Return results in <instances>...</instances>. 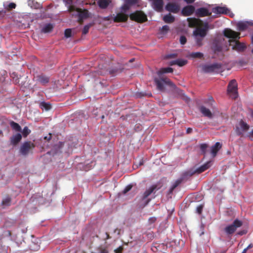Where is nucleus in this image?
I'll return each mask as SVG.
<instances>
[{
    "mask_svg": "<svg viewBox=\"0 0 253 253\" xmlns=\"http://www.w3.org/2000/svg\"><path fill=\"white\" fill-rule=\"evenodd\" d=\"M120 8V11L114 18L115 22H125L129 17L130 20L138 23H143L147 21V15L142 11L137 10L130 14L127 13L131 6L137 3L138 1H126Z\"/></svg>",
    "mask_w": 253,
    "mask_h": 253,
    "instance_id": "obj_1",
    "label": "nucleus"
},
{
    "mask_svg": "<svg viewBox=\"0 0 253 253\" xmlns=\"http://www.w3.org/2000/svg\"><path fill=\"white\" fill-rule=\"evenodd\" d=\"M223 34L227 38L231 39L229 40L230 45H232V49L238 52L243 51L246 46L243 43L239 42L238 40L240 38V33L235 32L230 29H225L223 31Z\"/></svg>",
    "mask_w": 253,
    "mask_h": 253,
    "instance_id": "obj_2",
    "label": "nucleus"
},
{
    "mask_svg": "<svg viewBox=\"0 0 253 253\" xmlns=\"http://www.w3.org/2000/svg\"><path fill=\"white\" fill-rule=\"evenodd\" d=\"M35 146V144L31 141H25L20 146L19 153L22 156H26L29 154L32 153V150L34 149Z\"/></svg>",
    "mask_w": 253,
    "mask_h": 253,
    "instance_id": "obj_3",
    "label": "nucleus"
},
{
    "mask_svg": "<svg viewBox=\"0 0 253 253\" xmlns=\"http://www.w3.org/2000/svg\"><path fill=\"white\" fill-rule=\"evenodd\" d=\"M154 82L157 86V88L160 91H164V84L169 85L171 87H174L175 85L172 82L167 78H162L160 79L155 78Z\"/></svg>",
    "mask_w": 253,
    "mask_h": 253,
    "instance_id": "obj_4",
    "label": "nucleus"
},
{
    "mask_svg": "<svg viewBox=\"0 0 253 253\" xmlns=\"http://www.w3.org/2000/svg\"><path fill=\"white\" fill-rule=\"evenodd\" d=\"M221 64L220 63H213L212 64H206L202 66V70L206 73H218L221 69Z\"/></svg>",
    "mask_w": 253,
    "mask_h": 253,
    "instance_id": "obj_5",
    "label": "nucleus"
},
{
    "mask_svg": "<svg viewBox=\"0 0 253 253\" xmlns=\"http://www.w3.org/2000/svg\"><path fill=\"white\" fill-rule=\"evenodd\" d=\"M243 225V222L238 219H236L233 223L227 226L224 228L225 232L228 235H232L237 228L241 227Z\"/></svg>",
    "mask_w": 253,
    "mask_h": 253,
    "instance_id": "obj_6",
    "label": "nucleus"
},
{
    "mask_svg": "<svg viewBox=\"0 0 253 253\" xmlns=\"http://www.w3.org/2000/svg\"><path fill=\"white\" fill-rule=\"evenodd\" d=\"M203 27L199 26L193 31V35L195 37H200L204 38L207 34V32L209 29V25L208 23H205L203 25Z\"/></svg>",
    "mask_w": 253,
    "mask_h": 253,
    "instance_id": "obj_7",
    "label": "nucleus"
},
{
    "mask_svg": "<svg viewBox=\"0 0 253 253\" xmlns=\"http://www.w3.org/2000/svg\"><path fill=\"white\" fill-rule=\"evenodd\" d=\"M249 128V125L241 120L236 126L235 131L237 135L242 136L244 132L248 130Z\"/></svg>",
    "mask_w": 253,
    "mask_h": 253,
    "instance_id": "obj_8",
    "label": "nucleus"
},
{
    "mask_svg": "<svg viewBox=\"0 0 253 253\" xmlns=\"http://www.w3.org/2000/svg\"><path fill=\"white\" fill-rule=\"evenodd\" d=\"M157 185H153L149 189H147L143 193L141 198L142 202H144L142 204V207H144L146 206L150 201V199H147V197L150 195L154 190L157 189Z\"/></svg>",
    "mask_w": 253,
    "mask_h": 253,
    "instance_id": "obj_9",
    "label": "nucleus"
},
{
    "mask_svg": "<svg viewBox=\"0 0 253 253\" xmlns=\"http://www.w3.org/2000/svg\"><path fill=\"white\" fill-rule=\"evenodd\" d=\"M34 79L37 83L41 84L42 85H45L49 82L50 77L43 74H41L35 76Z\"/></svg>",
    "mask_w": 253,
    "mask_h": 253,
    "instance_id": "obj_10",
    "label": "nucleus"
},
{
    "mask_svg": "<svg viewBox=\"0 0 253 253\" xmlns=\"http://www.w3.org/2000/svg\"><path fill=\"white\" fill-rule=\"evenodd\" d=\"M76 10L79 14L78 16L84 19L87 18L88 17V11L86 9L82 10L80 8H77L74 6H70L69 11L72 12Z\"/></svg>",
    "mask_w": 253,
    "mask_h": 253,
    "instance_id": "obj_11",
    "label": "nucleus"
},
{
    "mask_svg": "<svg viewBox=\"0 0 253 253\" xmlns=\"http://www.w3.org/2000/svg\"><path fill=\"white\" fill-rule=\"evenodd\" d=\"M188 26L190 28L198 27L202 24V21L196 18H188L187 19Z\"/></svg>",
    "mask_w": 253,
    "mask_h": 253,
    "instance_id": "obj_12",
    "label": "nucleus"
},
{
    "mask_svg": "<svg viewBox=\"0 0 253 253\" xmlns=\"http://www.w3.org/2000/svg\"><path fill=\"white\" fill-rule=\"evenodd\" d=\"M214 13L219 14H229L230 10L225 6H216L212 9Z\"/></svg>",
    "mask_w": 253,
    "mask_h": 253,
    "instance_id": "obj_13",
    "label": "nucleus"
},
{
    "mask_svg": "<svg viewBox=\"0 0 253 253\" xmlns=\"http://www.w3.org/2000/svg\"><path fill=\"white\" fill-rule=\"evenodd\" d=\"M166 9L169 12L177 13L180 10V6L175 3H168L166 6Z\"/></svg>",
    "mask_w": 253,
    "mask_h": 253,
    "instance_id": "obj_14",
    "label": "nucleus"
},
{
    "mask_svg": "<svg viewBox=\"0 0 253 253\" xmlns=\"http://www.w3.org/2000/svg\"><path fill=\"white\" fill-rule=\"evenodd\" d=\"M196 15L198 17H205L207 16H210L211 13L209 11V10L205 7H201L198 8L196 11Z\"/></svg>",
    "mask_w": 253,
    "mask_h": 253,
    "instance_id": "obj_15",
    "label": "nucleus"
},
{
    "mask_svg": "<svg viewBox=\"0 0 253 253\" xmlns=\"http://www.w3.org/2000/svg\"><path fill=\"white\" fill-rule=\"evenodd\" d=\"M253 25V22L249 21H240L237 23V28L239 31H244L246 30L249 26Z\"/></svg>",
    "mask_w": 253,
    "mask_h": 253,
    "instance_id": "obj_16",
    "label": "nucleus"
},
{
    "mask_svg": "<svg viewBox=\"0 0 253 253\" xmlns=\"http://www.w3.org/2000/svg\"><path fill=\"white\" fill-rule=\"evenodd\" d=\"M228 93L236 94L237 91V83L235 80H232L228 85Z\"/></svg>",
    "mask_w": 253,
    "mask_h": 253,
    "instance_id": "obj_17",
    "label": "nucleus"
},
{
    "mask_svg": "<svg viewBox=\"0 0 253 253\" xmlns=\"http://www.w3.org/2000/svg\"><path fill=\"white\" fill-rule=\"evenodd\" d=\"M195 7L193 5H187L184 7L181 11L182 14L185 16L192 15L195 11Z\"/></svg>",
    "mask_w": 253,
    "mask_h": 253,
    "instance_id": "obj_18",
    "label": "nucleus"
},
{
    "mask_svg": "<svg viewBox=\"0 0 253 253\" xmlns=\"http://www.w3.org/2000/svg\"><path fill=\"white\" fill-rule=\"evenodd\" d=\"M199 110L201 112V113L206 117H208L209 119H211L213 118V114L211 112V111L210 110V109L207 108L204 106H201Z\"/></svg>",
    "mask_w": 253,
    "mask_h": 253,
    "instance_id": "obj_19",
    "label": "nucleus"
},
{
    "mask_svg": "<svg viewBox=\"0 0 253 253\" xmlns=\"http://www.w3.org/2000/svg\"><path fill=\"white\" fill-rule=\"evenodd\" d=\"M152 5L156 11L162 12L164 6L163 1H153Z\"/></svg>",
    "mask_w": 253,
    "mask_h": 253,
    "instance_id": "obj_20",
    "label": "nucleus"
},
{
    "mask_svg": "<svg viewBox=\"0 0 253 253\" xmlns=\"http://www.w3.org/2000/svg\"><path fill=\"white\" fill-rule=\"evenodd\" d=\"M222 145L218 142L215 143V144L211 147V153L212 155V157L216 156L218 151L221 148Z\"/></svg>",
    "mask_w": 253,
    "mask_h": 253,
    "instance_id": "obj_21",
    "label": "nucleus"
},
{
    "mask_svg": "<svg viewBox=\"0 0 253 253\" xmlns=\"http://www.w3.org/2000/svg\"><path fill=\"white\" fill-rule=\"evenodd\" d=\"M211 162L209 161L200 167L199 168L195 170V172L198 174L201 173L208 169L211 166Z\"/></svg>",
    "mask_w": 253,
    "mask_h": 253,
    "instance_id": "obj_22",
    "label": "nucleus"
},
{
    "mask_svg": "<svg viewBox=\"0 0 253 253\" xmlns=\"http://www.w3.org/2000/svg\"><path fill=\"white\" fill-rule=\"evenodd\" d=\"M212 49L214 50V52H219L222 50V47L219 40H214L213 41L212 45Z\"/></svg>",
    "mask_w": 253,
    "mask_h": 253,
    "instance_id": "obj_23",
    "label": "nucleus"
},
{
    "mask_svg": "<svg viewBox=\"0 0 253 253\" xmlns=\"http://www.w3.org/2000/svg\"><path fill=\"white\" fill-rule=\"evenodd\" d=\"M22 135L20 133H17L12 135L10 138V142L13 145H17L21 140Z\"/></svg>",
    "mask_w": 253,
    "mask_h": 253,
    "instance_id": "obj_24",
    "label": "nucleus"
},
{
    "mask_svg": "<svg viewBox=\"0 0 253 253\" xmlns=\"http://www.w3.org/2000/svg\"><path fill=\"white\" fill-rule=\"evenodd\" d=\"M53 29V26L51 23L45 24L42 29L41 31L42 33H47L51 32Z\"/></svg>",
    "mask_w": 253,
    "mask_h": 253,
    "instance_id": "obj_25",
    "label": "nucleus"
},
{
    "mask_svg": "<svg viewBox=\"0 0 253 253\" xmlns=\"http://www.w3.org/2000/svg\"><path fill=\"white\" fill-rule=\"evenodd\" d=\"M175 18L170 13L165 15L163 17V20L167 23H171L174 21Z\"/></svg>",
    "mask_w": 253,
    "mask_h": 253,
    "instance_id": "obj_26",
    "label": "nucleus"
},
{
    "mask_svg": "<svg viewBox=\"0 0 253 253\" xmlns=\"http://www.w3.org/2000/svg\"><path fill=\"white\" fill-rule=\"evenodd\" d=\"M182 178L176 180L169 189V194L172 193L174 189L176 188L182 182Z\"/></svg>",
    "mask_w": 253,
    "mask_h": 253,
    "instance_id": "obj_27",
    "label": "nucleus"
},
{
    "mask_svg": "<svg viewBox=\"0 0 253 253\" xmlns=\"http://www.w3.org/2000/svg\"><path fill=\"white\" fill-rule=\"evenodd\" d=\"M176 91L178 94V95H179L181 97L182 99L185 101V102H188L190 101V98L187 96L186 95H185L183 90L179 89H176Z\"/></svg>",
    "mask_w": 253,
    "mask_h": 253,
    "instance_id": "obj_28",
    "label": "nucleus"
},
{
    "mask_svg": "<svg viewBox=\"0 0 253 253\" xmlns=\"http://www.w3.org/2000/svg\"><path fill=\"white\" fill-rule=\"evenodd\" d=\"M173 72V69L170 67L163 68L161 69L158 72V74L159 76L161 75L168 73H172Z\"/></svg>",
    "mask_w": 253,
    "mask_h": 253,
    "instance_id": "obj_29",
    "label": "nucleus"
},
{
    "mask_svg": "<svg viewBox=\"0 0 253 253\" xmlns=\"http://www.w3.org/2000/svg\"><path fill=\"white\" fill-rule=\"evenodd\" d=\"M10 126L12 127V128L15 130V131H21V127L18 123L13 121H11L10 122Z\"/></svg>",
    "mask_w": 253,
    "mask_h": 253,
    "instance_id": "obj_30",
    "label": "nucleus"
},
{
    "mask_svg": "<svg viewBox=\"0 0 253 253\" xmlns=\"http://www.w3.org/2000/svg\"><path fill=\"white\" fill-rule=\"evenodd\" d=\"M112 1H97L98 6L100 8L105 9L107 8Z\"/></svg>",
    "mask_w": 253,
    "mask_h": 253,
    "instance_id": "obj_31",
    "label": "nucleus"
},
{
    "mask_svg": "<svg viewBox=\"0 0 253 253\" xmlns=\"http://www.w3.org/2000/svg\"><path fill=\"white\" fill-rule=\"evenodd\" d=\"M40 106L42 110L44 109L46 111H48L51 109V105L48 103L45 102H42L40 103Z\"/></svg>",
    "mask_w": 253,
    "mask_h": 253,
    "instance_id": "obj_32",
    "label": "nucleus"
},
{
    "mask_svg": "<svg viewBox=\"0 0 253 253\" xmlns=\"http://www.w3.org/2000/svg\"><path fill=\"white\" fill-rule=\"evenodd\" d=\"M11 203V198L9 196L6 197L4 198L1 202V204L4 206H9Z\"/></svg>",
    "mask_w": 253,
    "mask_h": 253,
    "instance_id": "obj_33",
    "label": "nucleus"
},
{
    "mask_svg": "<svg viewBox=\"0 0 253 253\" xmlns=\"http://www.w3.org/2000/svg\"><path fill=\"white\" fill-rule=\"evenodd\" d=\"M191 57L194 58H202L204 55L202 53L197 52H192L190 54Z\"/></svg>",
    "mask_w": 253,
    "mask_h": 253,
    "instance_id": "obj_34",
    "label": "nucleus"
},
{
    "mask_svg": "<svg viewBox=\"0 0 253 253\" xmlns=\"http://www.w3.org/2000/svg\"><path fill=\"white\" fill-rule=\"evenodd\" d=\"M24 137H26L31 132V130L28 126H25L21 131Z\"/></svg>",
    "mask_w": 253,
    "mask_h": 253,
    "instance_id": "obj_35",
    "label": "nucleus"
},
{
    "mask_svg": "<svg viewBox=\"0 0 253 253\" xmlns=\"http://www.w3.org/2000/svg\"><path fill=\"white\" fill-rule=\"evenodd\" d=\"M92 25H93V23H89L87 25H85L83 29V31H82L83 34H84V35L86 34L88 32L89 28Z\"/></svg>",
    "mask_w": 253,
    "mask_h": 253,
    "instance_id": "obj_36",
    "label": "nucleus"
},
{
    "mask_svg": "<svg viewBox=\"0 0 253 253\" xmlns=\"http://www.w3.org/2000/svg\"><path fill=\"white\" fill-rule=\"evenodd\" d=\"M176 62L177 65H178L180 67H182L187 63V61L186 60L178 59H177Z\"/></svg>",
    "mask_w": 253,
    "mask_h": 253,
    "instance_id": "obj_37",
    "label": "nucleus"
},
{
    "mask_svg": "<svg viewBox=\"0 0 253 253\" xmlns=\"http://www.w3.org/2000/svg\"><path fill=\"white\" fill-rule=\"evenodd\" d=\"M203 39H204V38H201L200 37H195L196 42L198 46H201L202 45V44H203L202 42H203Z\"/></svg>",
    "mask_w": 253,
    "mask_h": 253,
    "instance_id": "obj_38",
    "label": "nucleus"
},
{
    "mask_svg": "<svg viewBox=\"0 0 253 253\" xmlns=\"http://www.w3.org/2000/svg\"><path fill=\"white\" fill-rule=\"evenodd\" d=\"M65 37L66 38H70L72 36V31L70 29H67L64 32Z\"/></svg>",
    "mask_w": 253,
    "mask_h": 253,
    "instance_id": "obj_39",
    "label": "nucleus"
},
{
    "mask_svg": "<svg viewBox=\"0 0 253 253\" xmlns=\"http://www.w3.org/2000/svg\"><path fill=\"white\" fill-rule=\"evenodd\" d=\"M13 82L15 84H19V78L14 73L12 74Z\"/></svg>",
    "mask_w": 253,
    "mask_h": 253,
    "instance_id": "obj_40",
    "label": "nucleus"
},
{
    "mask_svg": "<svg viewBox=\"0 0 253 253\" xmlns=\"http://www.w3.org/2000/svg\"><path fill=\"white\" fill-rule=\"evenodd\" d=\"M207 148H208V145L207 144L203 143V144H201V145H200V149L204 154H205L206 152V149Z\"/></svg>",
    "mask_w": 253,
    "mask_h": 253,
    "instance_id": "obj_41",
    "label": "nucleus"
},
{
    "mask_svg": "<svg viewBox=\"0 0 253 253\" xmlns=\"http://www.w3.org/2000/svg\"><path fill=\"white\" fill-rule=\"evenodd\" d=\"M204 208L203 205H199L196 209L197 212L199 214H201L202 212L203 209Z\"/></svg>",
    "mask_w": 253,
    "mask_h": 253,
    "instance_id": "obj_42",
    "label": "nucleus"
},
{
    "mask_svg": "<svg viewBox=\"0 0 253 253\" xmlns=\"http://www.w3.org/2000/svg\"><path fill=\"white\" fill-rule=\"evenodd\" d=\"M187 39L184 36H181L180 38V42L181 44H184L186 43Z\"/></svg>",
    "mask_w": 253,
    "mask_h": 253,
    "instance_id": "obj_43",
    "label": "nucleus"
},
{
    "mask_svg": "<svg viewBox=\"0 0 253 253\" xmlns=\"http://www.w3.org/2000/svg\"><path fill=\"white\" fill-rule=\"evenodd\" d=\"M132 186L131 185H128L127 186H126V188L124 189V190H123V193L126 194L127 192L130 191L131 190V189L132 188Z\"/></svg>",
    "mask_w": 253,
    "mask_h": 253,
    "instance_id": "obj_44",
    "label": "nucleus"
},
{
    "mask_svg": "<svg viewBox=\"0 0 253 253\" xmlns=\"http://www.w3.org/2000/svg\"><path fill=\"white\" fill-rule=\"evenodd\" d=\"M169 30V27L168 25H164L161 29L162 32H167Z\"/></svg>",
    "mask_w": 253,
    "mask_h": 253,
    "instance_id": "obj_45",
    "label": "nucleus"
},
{
    "mask_svg": "<svg viewBox=\"0 0 253 253\" xmlns=\"http://www.w3.org/2000/svg\"><path fill=\"white\" fill-rule=\"evenodd\" d=\"M124 250V248L123 246H120L118 248L115 250L114 252L115 253H122L123 251Z\"/></svg>",
    "mask_w": 253,
    "mask_h": 253,
    "instance_id": "obj_46",
    "label": "nucleus"
},
{
    "mask_svg": "<svg viewBox=\"0 0 253 253\" xmlns=\"http://www.w3.org/2000/svg\"><path fill=\"white\" fill-rule=\"evenodd\" d=\"M52 137V135L51 133H49L47 136H45L44 137V139L47 140V141H49L51 140Z\"/></svg>",
    "mask_w": 253,
    "mask_h": 253,
    "instance_id": "obj_47",
    "label": "nucleus"
},
{
    "mask_svg": "<svg viewBox=\"0 0 253 253\" xmlns=\"http://www.w3.org/2000/svg\"><path fill=\"white\" fill-rule=\"evenodd\" d=\"M16 4L14 3H10L8 5V10H11L13 8H15Z\"/></svg>",
    "mask_w": 253,
    "mask_h": 253,
    "instance_id": "obj_48",
    "label": "nucleus"
},
{
    "mask_svg": "<svg viewBox=\"0 0 253 253\" xmlns=\"http://www.w3.org/2000/svg\"><path fill=\"white\" fill-rule=\"evenodd\" d=\"M247 233V231L246 230H243L242 231H240L237 233V235L242 236L243 235L246 234Z\"/></svg>",
    "mask_w": 253,
    "mask_h": 253,
    "instance_id": "obj_49",
    "label": "nucleus"
},
{
    "mask_svg": "<svg viewBox=\"0 0 253 253\" xmlns=\"http://www.w3.org/2000/svg\"><path fill=\"white\" fill-rule=\"evenodd\" d=\"M135 95L137 97L140 98V97H142V96H144V95H145L146 94H144L142 92H137L136 93Z\"/></svg>",
    "mask_w": 253,
    "mask_h": 253,
    "instance_id": "obj_50",
    "label": "nucleus"
},
{
    "mask_svg": "<svg viewBox=\"0 0 253 253\" xmlns=\"http://www.w3.org/2000/svg\"><path fill=\"white\" fill-rule=\"evenodd\" d=\"M99 253H108V251L106 249H101Z\"/></svg>",
    "mask_w": 253,
    "mask_h": 253,
    "instance_id": "obj_51",
    "label": "nucleus"
},
{
    "mask_svg": "<svg viewBox=\"0 0 253 253\" xmlns=\"http://www.w3.org/2000/svg\"><path fill=\"white\" fill-rule=\"evenodd\" d=\"M114 233H117V234L118 235H119L120 234V232H121V229H118V228H116L114 230Z\"/></svg>",
    "mask_w": 253,
    "mask_h": 253,
    "instance_id": "obj_52",
    "label": "nucleus"
},
{
    "mask_svg": "<svg viewBox=\"0 0 253 253\" xmlns=\"http://www.w3.org/2000/svg\"><path fill=\"white\" fill-rule=\"evenodd\" d=\"M78 22L79 23H80L81 24H82L83 23V21H84V18H81L79 16H78Z\"/></svg>",
    "mask_w": 253,
    "mask_h": 253,
    "instance_id": "obj_53",
    "label": "nucleus"
},
{
    "mask_svg": "<svg viewBox=\"0 0 253 253\" xmlns=\"http://www.w3.org/2000/svg\"><path fill=\"white\" fill-rule=\"evenodd\" d=\"M177 60H173V61H171L170 62V65L171 66L172 65H177Z\"/></svg>",
    "mask_w": 253,
    "mask_h": 253,
    "instance_id": "obj_54",
    "label": "nucleus"
},
{
    "mask_svg": "<svg viewBox=\"0 0 253 253\" xmlns=\"http://www.w3.org/2000/svg\"><path fill=\"white\" fill-rule=\"evenodd\" d=\"M105 235H106V238L104 239L105 240H106L107 239H110L111 238V237L110 236L109 234L107 233V232H106L105 233Z\"/></svg>",
    "mask_w": 253,
    "mask_h": 253,
    "instance_id": "obj_55",
    "label": "nucleus"
},
{
    "mask_svg": "<svg viewBox=\"0 0 253 253\" xmlns=\"http://www.w3.org/2000/svg\"><path fill=\"white\" fill-rule=\"evenodd\" d=\"M249 136L251 138H253V129L249 132Z\"/></svg>",
    "mask_w": 253,
    "mask_h": 253,
    "instance_id": "obj_56",
    "label": "nucleus"
},
{
    "mask_svg": "<svg viewBox=\"0 0 253 253\" xmlns=\"http://www.w3.org/2000/svg\"><path fill=\"white\" fill-rule=\"evenodd\" d=\"M192 131V129L190 127H189L186 130L187 133H190Z\"/></svg>",
    "mask_w": 253,
    "mask_h": 253,
    "instance_id": "obj_57",
    "label": "nucleus"
},
{
    "mask_svg": "<svg viewBox=\"0 0 253 253\" xmlns=\"http://www.w3.org/2000/svg\"><path fill=\"white\" fill-rule=\"evenodd\" d=\"M253 247V245L252 244H250L247 248L246 249H247V250H248L249 249H251Z\"/></svg>",
    "mask_w": 253,
    "mask_h": 253,
    "instance_id": "obj_58",
    "label": "nucleus"
},
{
    "mask_svg": "<svg viewBox=\"0 0 253 253\" xmlns=\"http://www.w3.org/2000/svg\"><path fill=\"white\" fill-rule=\"evenodd\" d=\"M175 56H176V55L175 54H170L168 56V57H169V58H173V57H175Z\"/></svg>",
    "mask_w": 253,
    "mask_h": 253,
    "instance_id": "obj_59",
    "label": "nucleus"
},
{
    "mask_svg": "<svg viewBox=\"0 0 253 253\" xmlns=\"http://www.w3.org/2000/svg\"><path fill=\"white\" fill-rule=\"evenodd\" d=\"M5 12H3L2 11H0V17H3L4 15Z\"/></svg>",
    "mask_w": 253,
    "mask_h": 253,
    "instance_id": "obj_60",
    "label": "nucleus"
},
{
    "mask_svg": "<svg viewBox=\"0 0 253 253\" xmlns=\"http://www.w3.org/2000/svg\"><path fill=\"white\" fill-rule=\"evenodd\" d=\"M247 251H248L247 249L245 248V249H244V250L243 251L242 253H246Z\"/></svg>",
    "mask_w": 253,
    "mask_h": 253,
    "instance_id": "obj_61",
    "label": "nucleus"
},
{
    "mask_svg": "<svg viewBox=\"0 0 253 253\" xmlns=\"http://www.w3.org/2000/svg\"><path fill=\"white\" fill-rule=\"evenodd\" d=\"M187 2V3H193L194 1H192V0H190V1H186Z\"/></svg>",
    "mask_w": 253,
    "mask_h": 253,
    "instance_id": "obj_62",
    "label": "nucleus"
},
{
    "mask_svg": "<svg viewBox=\"0 0 253 253\" xmlns=\"http://www.w3.org/2000/svg\"><path fill=\"white\" fill-rule=\"evenodd\" d=\"M95 1H93V2L89 3L90 4H95Z\"/></svg>",
    "mask_w": 253,
    "mask_h": 253,
    "instance_id": "obj_63",
    "label": "nucleus"
},
{
    "mask_svg": "<svg viewBox=\"0 0 253 253\" xmlns=\"http://www.w3.org/2000/svg\"><path fill=\"white\" fill-rule=\"evenodd\" d=\"M134 58H132V59H131L130 60H129V62H132L134 61Z\"/></svg>",
    "mask_w": 253,
    "mask_h": 253,
    "instance_id": "obj_64",
    "label": "nucleus"
}]
</instances>
